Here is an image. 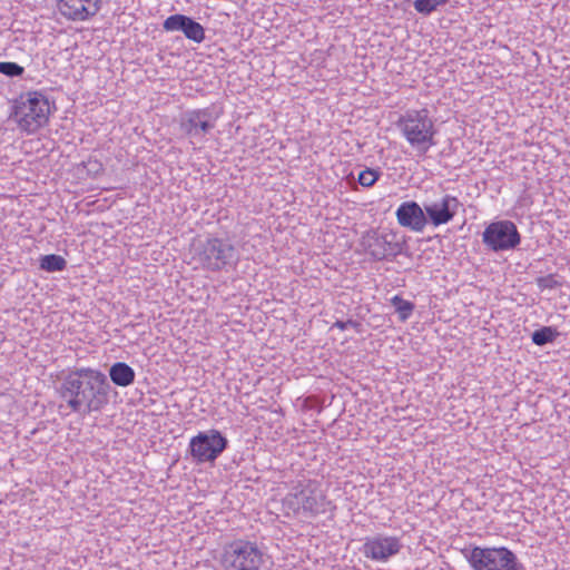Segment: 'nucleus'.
<instances>
[{
  "mask_svg": "<svg viewBox=\"0 0 570 570\" xmlns=\"http://www.w3.org/2000/svg\"><path fill=\"white\" fill-rule=\"evenodd\" d=\"M361 244L364 252L374 261H391L402 254L405 242L393 230L370 229Z\"/></svg>",
  "mask_w": 570,
  "mask_h": 570,
  "instance_id": "8",
  "label": "nucleus"
},
{
  "mask_svg": "<svg viewBox=\"0 0 570 570\" xmlns=\"http://www.w3.org/2000/svg\"><path fill=\"white\" fill-rule=\"evenodd\" d=\"M57 7L65 18L72 21H83L82 12H87L80 0H57Z\"/></svg>",
  "mask_w": 570,
  "mask_h": 570,
  "instance_id": "17",
  "label": "nucleus"
},
{
  "mask_svg": "<svg viewBox=\"0 0 570 570\" xmlns=\"http://www.w3.org/2000/svg\"><path fill=\"white\" fill-rule=\"evenodd\" d=\"M450 0H414L413 7L419 13L428 16L436 10L438 7L444 6Z\"/></svg>",
  "mask_w": 570,
  "mask_h": 570,
  "instance_id": "21",
  "label": "nucleus"
},
{
  "mask_svg": "<svg viewBox=\"0 0 570 570\" xmlns=\"http://www.w3.org/2000/svg\"><path fill=\"white\" fill-rule=\"evenodd\" d=\"M227 439L218 430L199 432L190 439L189 453L196 463L215 461L227 448Z\"/></svg>",
  "mask_w": 570,
  "mask_h": 570,
  "instance_id": "10",
  "label": "nucleus"
},
{
  "mask_svg": "<svg viewBox=\"0 0 570 570\" xmlns=\"http://www.w3.org/2000/svg\"><path fill=\"white\" fill-rule=\"evenodd\" d=\"M535 282L540 289H554L561 286V283L553 274L538 277Z\"/></svg>",
  "mask_w": 570,
  "mask_h": 570,
  "instance_id": "25",
  "label": "nucleus"
},
{
  "mask_svg": "<svg viewBox=\"0 0 570 570\" xmlns=\"http://www.w3.org/2000/svg\"><path fill=\"white\" fill-rule=\"evenodd\" d=\"M163 29L167 32L180 31L195 43H202L206 38L205 28L194 18L181 13L167 17L163 22Z\"/></svg>",
  "mask_w": 570,
  "mask_h": 570,
  "instance_id": "14",
  "label": "nucleus"
},
{
  "mask_svg": "<svg viewBox=\"0 0 570 570\" xmlns=\"http://www.w3.org/2000/svg\"><path fill=\"white\" fill-rule=\"evenodd\" d=\"M67 267V261L56 254L45 255L40 258V268L48 273L61 272Z\"/></svg>",
  "mask_w": 570,
  "mask_h": 570,
  "instance_id": "18",
  "label": "nucleus"
},
{
  "mask_svg": "<svg viewBox=\"0 0 570 570\" xmlns=\"http://www.w3.org/2000/svg\"><path fill=\"white\" fill-rule=\"evenodd\" d=\"M218 118L219 112L214 107L188 110L180 118V128L189 137L202 136L215 127Z\"/></svg>",
  "mask_w": 570,
  "mask_h": 570,
  "instance_id": "12",
  "label": "nucleus"
},
{
  "mask_svg": "<svg viewBox=\"0 0 570 570\" xmlns=\"http://www.w3.org/2000/svg\"><path fill=\"white\" fill-rule=\"evenodd\" d=\"M24 72V68L17 62L1 61L0 73L9 78L21 77Z\"/></svg>",
  "mask_w": 570,
  "mask_h": 570,
  "instance_id": "22",
  "label": "nucleus"
},
{
  "mask_svg": "<svg viewBox=\"0 0 570 570\" xmlns=\"http://www.w3.org/2000/svg\"><path fill=\"white\" fill-rule=\"evenodd\" d=\"M50 114L51 105L48 97L41 91L29 90L12 101L10 118L21 131L31 135L47 126Z\"/></svg>",
  "mask_w": 570,
  "mask_h": 570,
  "instance_id": "2",
  "label": "nucleus"
},
{
  "mask_svg": "<svg viewBox=\"0 0 570 570\" xmlns=\"http://www.w3.org/2000/svg\"><path fill=\"white\" fill-rule=\"evenodd\" d=\"M396 126L419 156H424L436 144V128L426 108L405 111Z\"/></svg>",
  "mask_w": 570,
  "mask_h": 570,
  "instance_id": "3",
  "label": "nucleus"
},
{
  "mask_svg": "<svg viewBox=\"0 0 570 570\" xmlns=\"http://www.w3.org/2000/svg\"><path fill=\"white\" fill-rule=\"evenodd\" d=\"M482 242L488 249L494 253L507 252L520 245L521 235L513 222L498 220L485 227L482 233Z\"/></svg>",
  "mask_w": 570,
  "mask_h": 570,
  "instance_id": "9",
  "label": "nucleus"
},
{
  "mask_svg": "<svg viewBox=\"0 0 570 570\" xmlns=\"http://www.w3.org/2000/svg\"><path fill=\"white\" fill-rule=\"evenodd\" d=\"M80 6H83L86 13L82 12L83 21L96 16L102 7V0H80Z\"/></svg>",
  "mask_w": 570,
  "mask_h": 570,
  "instance_id": "24",
  "label": "nucleus"
},
{
  "mask_svg": "<svg viewBox=\"0 0 570 570\" xmlns=\"http://www.w3.org/2000/svg\"><path fill=\"white\" fill-rule=\"evenodd\" d=\"M283 503L294 513H303L306 517H315L331 509V501L326 499L317 482L312 480L293 488Z\"/></svg>",
  "mask_w": 570,
  "mask_h": 570,
  "instance_id": "5",
  "label": "nucleus"
},
{
  "mask_svg": "<svg viewBox=\"0 0 570 570\" xmlns=\"http://www.w3.org/2000/svg\"><path fill=\"white\" fill-rule=\"evenodd\" d=\"M460 206V200L450 194L443 195L438 200L425 203L424 210L428 224L438 227L450 223L455 217Z\"/></svg>",
  "mask_w": 570,
  "mask_h": 570,
  "instance_id": "13",
  "label": "nucleus"
},
{
  "mask_svg": "<svg viewBox=\"0 0 570 570\" xmlns=\"http://www.w3.org/2000/svg\"><path fill=\"white\" fill-rule=\"evenodd\" d=\"M558 335L559 332L557 328L551 326H542L532 333L531 340L533 344L543 346L548 343H552L558 337Z\"/></svg>",
  "mask_w": 570,
  "mask_h": 570,
  "instance_id": "19",
  "label": "nucleus"
},
{
  "mask_svg": "<svg viewBox=\"0 0 570 570\" xmlns=\"http://www.w3.org/2000/svg\"><path fill=\"white\" fill-rule=\"evenodd\" d=\"M463 554L473 570H525L514 552L505 547H473L463 550Z\"/></svg>",
  "mask_w": 570,
  "mask_h": 570,
  "instance_id": "6",
  "label": "nucleus"
},
{
  "mask_svg": "<svg viewBox=\"0 0 570 570\" xmlns=\"http://www.w3.org/2000/svg\"><path fill=\"white\" fill-rule=\"evenodd\" d=\"M264 553L255 542L235 540L224 548L222 566L225 570H259Z\"/></svg>",
  "mask_w": 570,
  "mask_h": 570,
  "instance_id": "7",
  "label": "nucleus"
},
{
  "mask_svg": "<svg viewBox=\"0 0 570 570\" xmlns=\"http://www.w3.org/2000/svg\"><path fill=\"white\" fill-rule=\"evenodd\" d=\"M392 305L395 307L399 313V317L401 321H406L414 309V304L410 301H405L399 295H395L391 298Z\"/></svg>",
  "mask_w": 570,
  "mask_h": 570,
  "instance_id": "20",
  "label": "nucleus"
},
{
  "mask_svg": "<svg viewBox=\"0 0 570 570\" xmlns=\"http://www.w3.org/2000/svg\"><path fill=\"white\" fill-rule=\"evenodd\" d=\"M360 326V323L353 320L347 321H336L333 324V327L340 328L341 331H345L350 327L357 328Z\"/></svg>",
  "mask_w": 570,
  "mask_h": 570,
  "instance_id": "26",
  "label": "nucleus"
},
{
  "mask_svg": "<svg viewBox=\"0 0 570 570\" xmlns=\"http://www.w3.org/2000/svg\"><path fill=\"white\" fill-rule=\"evenodd\" d=\"M107 376L89 367L71 371L60 385V395L73 412L89 414L101 411L109 402Z\"/></svg>",
  "mask_w": 570,
  "mask_h": 570,
  "instance_id": "1",
  "label": "nucleus"
},
{
  "mask_svg": "<svg viewBox=\"0 0 570 570\" xmlns=\"http://www.w3.org/2000/svg\"><path fill=\"white\" fill-rule=\"evenodd\" d=\"M403 544L399 537L376 534L365 539L361 552L370 560L387 562L392 557L400 553Z\"/></svg>",
  "mask_w": 570,
  "mask_h": 570,
  "instance_id": "11",
  "label": "nucleus"
},
{
  "mask_svg": "<svg viewBox=\"0 0 570 570\" xmlns=\"http://www.w3.org/2000/svg\"><path fill=\"white\" fill-rule=\"evenodd\" d=\"M195 259L207 272H220L236 267L239 253L228 239L210 237L197 245Z\"/></svg>",
  "mask_w": 570,
  "mask_h": 570,
  "instance_id": "4",
  "label": "nucleus"
},
{
  "mask_svg": "<svg viewBox=\"0 0 570 570\" xmlns=\"http://www.w3.org/2000/svg\"><path fill=\"white\" fill-rule=\"evenodd\" d=\"M111 382L120 387H127L135 382V371L125 362H117L109 368Z\"/></svg>",
  "mask_w": 570,
  "mask_h": 570,
  "instance_id": "16",
  "label": "nucleus"
},
{
  "mask_svg": "<svg viewBox=\"0 0 570 570\" xmlns=\"http://www.w3.org/2000/svg\"><path fill=\"white\" fill-rule=\"evenodd\" d=\"M400 226L415 233H422L428 225L424 206L421 207L414 200L403 202L395 212Z\"/></svg>",
  "mask_w": 570,
  "mask_h": 570,
  "instance_id": "15",
  "label": "nucleus"
},
{
  "mask_svg": "<svg viewBox=\"0 0 570 570\" xmlns=\"http://www.w3.org/2000/svg\"><path fill=\"white\" fill-rule=\"evenodd\" d=\"M379 178L380 171L372 168H366L360 173L357 181L363 187H371L379 180Z\"/></svg>",
  "mask_w": 570,
  "mask_h": 570,
  "instance_id": "23",
  "label": "nucleus"
}]
</instances>
